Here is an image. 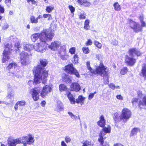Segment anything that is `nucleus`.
Segmentation results:
<instances>
[{
    "mask_svg": "<svg viewBox=\"0 0 146 146\" xmlns=\"http://www.w3.org/2000/svg\"><path fill=\"white\" fill-rule=\"evenodd\" d=\"M40 62L41 65H38L37 67H35L33 69L35 76L34 83L35 84L40 83L41 80L44 79L45 80V78L48 76V72L43 68L48 63L46 59H40Z\"/></svg>",
    "mask_w": 146,
    "mask_h": 146,
    "instance_id": "f257e3e1",
    "label": "nucleus"
},
{
    "mask_svg": "<svg viewBox=\"0 0 146 146\" xmlns=\"http://www.w3.org/2000/svg\"><path fill=\"white\" fill-rule=\"evenodd\" d=\"M86 65L88 68L91 73L95 74H98L100 76L103 77L104 79L108 82L109 73L107 67L104 66L102 63H101L100 65L97 67L95 70H92L90 66V62L88 61L86 62Z\"/></svg>",
    "mask_w": 146,
    "mask_h": 146,
    "instance_id": "f03ea898",
    "label": "nucleus"
},
{
    "mask_svg": "<svg viewBox=\"0 0 146 146\" xmlns=\"http://www.w3.org/2000/svg\"><path fill=\"white\" fill-rule=\"evenodd\" d=\"M53 36V33H50L49 36H47L46 38H44L43 36L42 35L40 42L35 44L34 50L41 53L44 52L47 48L48 44L47 42L51 40Z\"/></svg>",
    "mask_w": 146,
    "mask_h": 146,
    "instance_id": "7ed1b4c3",
    "label": "nucleus"
},
{
    "mask_svg": "<svg viewBox=\"0 0 146 146\" xmlns=\"http://www.w3.org/2000/svg\"><path fill=\"white\" fill-rule=\"evenodd\" d=\"M22 139L25 140V141H21V138H19L8 141L9 146H16L17 144L22 143L23 146H27V145H31L33 144L34 142V137L31 134H29L28 136L22 137Z\"/></svg>",
    "mask_w": 146,
    "mask_h": 146,
    "instance_id": "20e7f679",
    "label": "nucleus"
},
{
    "mask_svg": "<svg viewBox=\"0 0 146 146\" xmlns=\"http://www.w3.org/2000/svg\"><path fill=\"white\" fill-rule=\"evenodd\" d=\"M50 33H53L49 30L44 29L40 33H36L32 35L31 36V38L32 41L33 42H35L39 38H40V37L42 35L45 38L47 36H49V35H50Z\"/></svg>",
    "mask_w": 146,
    "mask_h": 146,
    "instance_id": "39448f33",
    "label": "nucleus"
},
{
    "mask_svg": "<svg viewBox=\"0 0 146 146\" xmlns=\"http://www.w3.org/2000/svg\"><path fill=\"white\" fill-rule=\"evenodd\" d=\"M17 66V64L15 62L10 63L7 67V69L9 71V72L7 73V75L13 77H19L18 72L15 70V69Z\"/></svg>",
    "mask_w": 146,
    "mask_h": 146,
    "instance_id": "423d86ee",
    "label": "nucleus"
},
{
    "mask_svg": "<svg viewBox=\"0 0 146 146\" xmlns=\"http://www.w3.org/2000/svg\"><path fill=\"white\" fill-rule=\"evenodd\" d=\"M12 46L11 44H7L5 45V49L3 51V57L2 59V62H5L9 58V55L12 50Z\"/></svg>",
    "mask_w": 146,
    "mask_h": 146,
    "instance_id": "0eeeda50",
    "label": "nucleus"
},
{
    "mask_svg": "<svg viewBox=\"0 0 146 146\" xmlns=\"http://www.w3.org/2000/svg\"><path fill=\"white\" fill-rule=\"evenodd\" d=\"M21 62L23 65H26L29 62V55L28 54L24 51H22L20 54Z\"/></svg>",
    "mask_w": 146,
    "mask_h": 146,
    "instance_id": "6e6552de",
    "label": "nucleus"
},
{
    "mask_svg": "<svg viewBox=\"0 0 146 146\" xmlns=\"http://www.w3.org/2000/svg\"><path fill=\"white\" fill-rule=\"evenodd\" d=\"M52 85H46L44 86L40 93V95L42 98H44L48 95V93L51 92Z\"/></svg>",
    "mask_w": 146,
    "mask_h": 146,
    "instance_id": "1a4fd4ad",
    "label": "nucleus"
},
{
    "mask_svg": "<svg viewBox=\"0 0 146 146\" xmlns=\"http://www.w3.org/2000/svg\"><path fill=\"white\" fill-rule=\"evenodd\" d=\"M65 68L66 70L70 74H74L77 77H79L80 75L76 69L74 68L72 64H69L66 66Z\"/></svg>",
    "mask_w": 146,
    "mask_h": 146,
    "instance_id": "9d476101",
    "label": "nucleus"
},
{
    "mask_svg": "<svg viewBox=\"0 0 146 146\" xmlns=\"http://www.w3.org/2000/svg\"><path fill=\"white\" fill-rule=\"evenodd\" d=\"M40 92V89L39 87H35L32 89L31 90L32 96L33 100L36 101L39 99V93Z\"/></svg>",
    "mask_w": 146,
    "mask_h": 146,
    "instance_id": "9b49d317",
    "label": "nucleus"
},
{
    "mask_svg": "<svg viewBox=\"0 0 146 146\" xmlns=\"http://www.w3.org/2000/svg\"><path fill=\"white\" fill-rule=\"evenodd\" d=\"M131 115V111L126 108H124L121 114L122 119H124L126 121L130 117Z\"/></svg>",
    "mask_w": 146,
    "mask_h": 146,
    "instance_id": "f8f14e48",
    "label": "nucleus"
},
{
    "mask_svg": "<svg viewBox=\"0 0 146 146\" xmlns=\"http://www.w3.org/2000/svg\"><path fill=\"white\" fill-rule=\"evenodd\" d=\"M130 25L131 27L135 32H139L141 31V28L140 25L132 21H130Z\"/></svg>",
    "mask_w": 146,
    "mask_h": 146,
    "instance_id": "ddd939ff",
    "label": "nucleus"
},
{
    "mask_svg": "<svg viewBox=\"0 0 146 146\" xmlns=\"http://www.w3.org/2000/svg\"><path fill=\"white\" fill-rule=\"evenodd\" d=\"M61 45V42L58 41L52 42L51 44L48 46L49 48L53 51H56L59 48Z\"/></svg>",
    "mask_w": 146,
    "mask_h": 146,
    "instance_id": "4468645a",
    "label": "nucleus"
},
{
    "mask_svg": "<svg viewBox=\"0 0 146 146\" xmlns=\"http://www.w3.org/2000/svg\"><path fill=\"white\" fill-rule=\"evenodd\" d=\"M125 62L129 66H133L135 62V59L131 58L127 55L125 56Z\"/></svg>",
    "mask_w": 146,
    "mask_h": 146,
    "instance_id": "2eb2a0df",
    "label": "nucleus"
},
{
    "mask_svg": "<svg viewBox=\"0 0 146 146\" xmlns=\"http://www.w3.org/2000/svg\"><path fill=\"white\" fill-rule=\"evenodd\" d=\"M129 54L130 56L132 57H134V55L137 56H139L141 54L140 51L135 48H132L129 49Z\"/></svg>",
    "mask_w": 146,
    "mask_h": 146,
    "instance_id": "dca6fc26",
    "label": "nucleus"
},
{
    "mask_svg": "<svg viewBox=\"0 0 146 146\" xmlns=\"http://www.w3.org/2000/svg\"><path fill=\"white\" fill-rule=\"evenodd\" d=\"M71 90L78 92L80 90V87L79 84L77 83H72L70 85Z\"/></svg>",
    "mask_w": 146,
    "mask_h": 146,
    "instance_id": "f3484780",
    "label": "nucleus"
},
{
    "mask_svg": "<svg viewBox=\"0 0 146 146\" xmlns=\"http://www.w3.org/2000/svg\"><path fill=\"white\" fill-rule=\"evenodd\" d=\"M24 49L26 51L30 52L33 49H34V45L29 44H23Z\"/></svg>",
    "mask_w": 146,
    "mask_h": 146,
    "instance_id": "a211bd4d",
    "label": "nucleus"
},
{
    "mask_svg": "<svg viewBox=\"0 0 146 146\" xmlns=\"http://www.w3.org/2000/svg\"><path fill=\"white\" fill-rule=\"evenodd\" d=\"M77 1L80 5L84 7H89L91 5V3L86 0H77Z\"/></svg>",
    "mask_w": 146,
    "mask_h": 146,
    "instance_id": "6ab92c4d",
    "label": "nucleus"
},
{
    "mask_svg": "<svg viewBox=\"0 0 146 146\" xmlns=\"http://www.w3.org/2000/svg\"><path fill=\"white\" fill-rule=\"evenodd\" d=\"M63 105L62 103L60 101L57 102L55 110L58 112H60L63 110Z\"/></svg>",
    "mask_w": 146,
    "mask_h": 146,
    "instance_id": "aec40b11",
    "label": "nucleus"
},
{
    "mask_svg": "<svg viewBox=\"0 0 146 146\" xmlns=\"http://www.w3.org/2000/svg\"><path fill=\"white\" fill-rule=\"evenodd\" d=\"M26 102L24 100H22L17 102L15 104L14 108L15 111L18 110L19 106V107H22L25 106L26 105Z\"/></svg>",
    "mask_w": 146,
    "mask_h": 146,
    "instance_id": "412c9836",
    "label": "nucleus"
},
{
    "mask_svg": "<svg viewBox=\"0 0 146 146\" xmlns=\"http://www.w3.org/2000/svg\"><path fill=\"white\" fill-rule=\"evenodd\" d=\"M66 94H67L71 103L72 104H75V98L71 93L69 92H66Z\"/></svg>",
    "mask_w": 146,
    "mask_h": 146,
    "instance_id": "4be33fe9",
    "label": "nucleus"
},
{
    "mask_svg": "<svg viewBox=\"0 0 146 146\" xmlns=\"http://www.w3.org/2000/svg\"><path fill=\"white\" fill-rule=\"evenodd\" d=\"M98 125L102 127H104L105 125V120L103 115H101L100 118V121L97 122Z\"/></svg>",
    "mask_w": 146,
    "mask_h": 146,
    "instance_id": "5701e85b",
    "label": "nucleus"
},
{
    "mask_svg": "<svg viewBox=\"0 0 146 146\" xmlns=\"http://www.w3.org/2000/svg\"><path fill=\"white\" fill-rule=\"evenodd\" d=\"M113 118L115 122H117L118 121L122 119L121 116H121H120L119 115L117 112H116L114 113Z\"/></svg>",
    "mask_w": 146,
    "mask_h": 146,
    "instance_id": "b1692460",
    "label": "nucleus"
},
{
    "mask_svg": "<svg viewBox=\"0 0 146 146\" xmlns=\"http://www.w3.org/2000/svg\"><path fill=\"white\" fill-rule=\"evenodd\" d=\"M103 131H101L99 134V138L98 139V141L100 143L101 145H103L104 144V139L103 138V136L105 134L103 135Z\"/></svg>",
    "mask_w": 146,
    "mask_h": 146,
    "instance_id": "393cba45",
    "label": "nucleus"
},
{
    "mask_svg": "<svg viewBox=\"0 0 146 146\" xmlns=\"http://www.w3.org/2000/svg\"><path fill=\"white\" fill-rule=\"evenodd\" d=\"M139 107L141 108V106H146V96H144L142 100L139 101Z\"/></svg>",
    "mask_w": 146,
    "mask_h": 146,
    "instance_id": "a878e982",
    "label": "nucleus"
},
{
    "mask_svg": "<svg viewBox=\"0 0 146 146\" xmlns=\"http://www.w3.org/2000/svg\"><path fill=\"white\" fill-rule=\"evenodd\" d=\"M68 113L70 117L73 120H76L77 118H78L79 120L80 119V117L79 115L78 116H77L74 115L72 112L70 111L68 112Z\"/></svg>",
    "mask_w": 146,
    "mask_h": 146,
    "instance_id": "bb28decb",
    "label": "nucleus"
},
{
    "mask_svg": "<svg viewBox=\"0 0 146 146\" xmlns=\"http://www.w3.org/2000/svg\"><path fill=\"white\" fill-rule=\"evenodd\" d=\"M94 143L91 141L86 140L83 143L82 146H93Z\"/></svg>",
    "mask_w": 146,
    "mask_h": 146,
    "instance_id": "cd10ccee",
    "label": "nucleus"
},
{
    "mask_svg": "<svg viewBox=\"0 0 146 146\" xmlns=\"http://www.w3.org/2000/svg\"><path fill=\"white\" fill-rule=\"evenodd\" d=\"M111 127L110 125H108V127H105L102 129L103 131V135L104 134V133H110Z\"/></svg>",
    "mask_w": 146,
    "mask_h": 146,
    "instance_id": "c85d7f7f",
    "label": "nucleus"
},
{
    "mask_svg": "<svg viewBox=\"0 0 146 146\" xmlns=\"http://www.w3.org/2000/svg\"><path fill=\"white\" fill-rule=\"evenodd\" d=\"M140 131L139 128H133L132 130L131 133L130 134V136H133L134 135H136L137 133Z\"/></svg>",
    "mask_w": 146,
    "mask_h": 146,
    "instance_id": "c756f323",
    "label": "nucleus"
},
{
    "mask_svg": "<svg viewBox=\"0 0 146 146\" xmlns=\"http://www.w3.org/2000/svg\"><path fill=\"white\" fill-rule=\"evenodd\" d=\"M141 74L143 76L146 77V64H144L142 66Z\"/></svg>",
    "mask_w": 146,
    "mask_h": 146,
    "instance_id": "7c9ffc66",
    "label": "nucleus"
},
{
    "mask_svg": "<svg viewBox=\"0 0 146 146\" xmlns=\"http://www.w3.org/2000/svg\"><path fill=\"white\" fill-rule=\"evenodd\" d=\"M59 90L60 92L66 91L67 90V88L64 84H61L59 86Z\"/></svg>",
    "mask_w": 146,
    "mask_h": 146,
    "instance_id": "2f4dec72",
    "label": "nucleus"
},
{
    "mask_svg": "<svg viewBox=\"0 0 146 146\" xmlns=\"http://www.w3.org/2000/svg\"><path fill=\"white\" fill-rule=\"evenodd\" d=\"M79 19L80 20L84 19L86 18V14L84 12H80L78 14Z\"/></svg>",
    "mask_w": 146,
    "mask_h": 146,
    "instance_id": "473e14b6",
    "label": "nucleus"
},
{
    "mask_svg": "<svg viewBox=\"0 0 146 146\" xmlns=\"http://www.w3.org/2000/svg\"><path fill=\"white\" fill-rule=\"evenodd\" d=\"M84 100V98L82 96H78V98L76 100L75 102L78 104L80 103L83 102Z\"/></svg>",
    "mask_w": 146,
    "mask_h": 146,
    "instance_id": "72a5a7b5",
    "label": "nucleus"
},
{
    "mask_svg": "<svg viewBox=\"0 0 146 146\" xmlns=\"http://www.w3.org/2000/svg\"><path fill=\"white\" fill-rule=\"evenodd\" d=\"M31 23H37L38 22V19L37 18H35L33 16H31L30 17Z\"/></svg>",
    "mask_w": 146,
    "mask_h": 146,
    "instance_id": "f704fd0d",
    "label": "nucleus"
},
{
    "mask_svg": "<svg viewBox=\"0 0 146 146\" xmlns=\"http://www.w3.org/2000/svg\"><path fill=\"white\" fill-rule=\"evenodd\" d=\"M113 6L114 7V9L116 11H119L121 9L120 5H119L118 3H115L113 4Z\"/></svg>",
    "mask_w": 146,
    "mask_h": 146,
    "instance_id": "c9c22d12",
    "label": "nucleus"
},
{
    "mask_svg": "<svg viewBox=\"0 0 146 146\" xmlns=\"http://www.w3.org/2000/svg\"><path fill=\"white\" fill-rule=\"evenodd\" d=\"M90 21L88 20H86L84 22V28L86 30H87L88 29V27Z\"/></svg>",
    "mask_w": 146,
    "mask_h": 146,
    "instance_id": "e433bc0d",
    "label": "nucleus"
},
{
    "mask_svg": "<svg viewBox=\"0 0 146 146\" xmlns=\"http://www.w3.org/2000/svg\"><path fill=\"white\" fill-rule=\"evenodd\" d=\"M14 93L13 91H11L8 93L7 98L9 99H11L14 98Z\"/></svg>",
    "mask_w": 146,
    "mask_h": 146,
    "instance_id": "4c0bfd02",
    "label": "nucleus"
},
{
    "mask_svg": "<svg viewBox=\"0 0 146 146\" xmlns=\"http://www.w3.org/2000/svg\"><path fill=\"white\" fill-rule=\"evenodd\" d=\"M54 9V7H52L50 6L46 7V10L48 13H50Z\"/></svg>",
    "mask_w": 146,
    "mask_h": 146,
    "instance_id": "58836bf2",
    "label": "nucleus"
},
{
    "mask_svg": "<svg viewBox=\"0 0 146 146\" xmlns=\"http://www.w3.org/2000/svg\"><path fill=\"white\" fill-rule=\"evenodd\" d=\"M73 59V62L74 64H76L78 63V61L79 58L78 55L76 54L74 55Z\"/></svg>",
    "mask_w": 146,
    "mask_h": 146,
    "instance_id": "ea45409f",
    "label": "nucleus"
},
{
    "mask_svg": "<svg viewBox=\"0 0 146 146\" xmlns=\"http://www.w3.org/2000/svg\"><path fill=\"white\" fill-rule=\"evenodd\" d=\"M127 68L124 67L121 70L120 73L122 75H124L127 73Z\"/></svg>",
    "mask_w": 146,
    "mask_h": 146,
    "instance_id": "a19ab883",
    "label": "nucleus"
},
{
    "mask_svg": "<svg viewBox=\"0 0 146 146\" xmlns=\"http://www.w3.org/2000/svg\"><path fill=\"white\" fill-rule=\"evenodd\" d=\"M43 17L44 18H48V20H50L52 19V18L51 15L49 14H44L43 15Z\"/></svg>",
    "mask_w": 146,
    "mask_h": 146,
    "instance_id": "79ce46f5",
    "label": "nucleus"
},
{
    "mask_svg": "<svg viewBox=\"0 0 146 146\" xmlns=\"http://www.w3.org/2000/svg\"><path fill=\"white\" fill-rule=\"evenodd\" d=\"M94 44L98 48H101L102 46V44L98 41H95L94 42Z\"/></svg>",
    "mask_w": 146,
    "mask_h": 146,
    "instance_id": "37998d69",
    "label": "nucleus"
},
{
    "mask_svg": "<svg viewBox=\"0 0 146 146\" xmlns=\"http://www.w3.org/2000/svg\"><path fill=\"white\" fill-rule=\"evenodd\" d=\"M76 51V48L74 47L71 48L69 50V52L72 54H74Z\"/></svg>",
    "mask_w": 146,
    "mask_h": 146,
    "instance_id": "c03bdc74",
    "label": "nucleus"
},
{
    "mask_svg": "<svg viewBox=\"0 0 146 146\" xmlns=\"http://www.w3.org/2000/svg\"><path fill=\"white\" fill-rule=\"evenodd\" d=\"M66 45H63L61 47L60 50L62 51L64 54H66Z\"/></svg>",
    "mask_w": 146,
    "mask_h": 146,
    "instance_id": "a18cd8bd",
    "label": "nucleus"
},
{
    "mask_svg": "<svg viewBox=\"0 0 146 146\" xmlns=\"http://www.w3.org/2000/svg\"><path fill=\"white\" fill-rule=\"evenodd\" d=\"M82 50L84 53L87 54L89 53V49L88 48L83 47Z\"/></svg>",
    "mask_w": 146,
    "mask_h": 146,
    "instance_id": "49530a36",
    "label": "nucleus"
},
{
    "mask_svg": "<svg viewBox=\"0 0 146 146\" xmlns=\"http://www.w3.org/2000/svg\"><path fill=\"white\" fill-rule=\"evenodd\" d=\"M65 141L67 143H69L71 141V139L70 137L68 136H66L65 137Z\"/></svg>",
    "mask_w": 146,
    "mask_h": 146,
    "instance_id": "de8ad7c7",
    "label": "nucleus"
},
{
    "mask_svg": "<svg viewBox=\"0 0 146 146\" xmlns=\"http://www.w3.org/2000/svg\"><path fill=\"white\" fill-rule=\"evenodd\" d=\"M69 8L71 11L72 13H74L75 11V8L72 5H69Z\"/></svg>",
    "mask_w": 146,
    "mask_h": 146,
    "instance_id": "09e8293b",
    "label": "nucleus"
},
{
    "mask_svg": "<svg viewBox=\"0 0 146 146\" xmlns=\"http://www.w3.org/2000/svg\"><path fill=\"white\" fill-rule=\"evenodd\" d=\"M138 100V99L137 98H133L132 99V101L131 102L133 105L134 104H136V103H137Z\"/></svg>",
    "mask_w": 146,
    "mask_h": 146,
    "instance_id": "8fccbe9b",
    "label": "nucleus"
},
{
    "mask_svg": "<svg viewBox=\"0 0 146 146\" xmlns=\"http://www.w3.org/2000/svg\"><path fill=\"white\" fill-rule=\"evenodd\" d=\"M64 55H62L61 56V58L62 60H66L68 58V56L66 55L65 54Z\"/></svg>",
    "mask_w": 146,
    "mask_h": 146,
    "instance_id": "3c124183",
    "label": "nucleus"
},
{
    "mask_svg": "<svg viewBox=\"0 0 146 146\" xmlns=\"http://www.w3.org/2000/svg\"><path fill=\"white\" fill-rule=\"evenodd\" d=\"M112 44L114 45H117L118 43V42L115 40H113L111 42Z\"/></svg>",
    "mask_w": 146,
    "mask_h": 146,
    "instance_id": "603ef678",
    "label": "nucleus"
},
{
    "mask_svg": "<svg viewBox=\"0 0 146 146\" xmlns=\"http://www.w3.org/2000/svg\"><path fill=\"white\" fill-rule=\"evenodd\" d=\"M63 78L64 79V78L65 79H66L67 80V81L68 82H71V80L69 78V77L68 76V75L66 74L65 77H64L63 76H62Z\"/></svg>",
    "mask_w": 146,
    "mask_h": 146,
    "instance_id": "864d4df0",
    "label": "nucleus"
},
{
    "mask_svg": "<svg viewBox=\"0 0 146 146\" xmlns=\"http://www.w3.org/2000/svg\"><path fill=\"white\" fill-rule=\"evenodd\" d=\"M92 42L90 39H88V41L86 42V44L87 45H91L92 44Z\"/></svg>",
    "mask_w": 146,
    "mask_h": 146,
    "instance_id": "5fc2aeb1",
    "label": "nucleus"
},
{
    "mask_svg": "<svg viewBox=\"0 0 146 146\" xmlns=\"http://www.w3.org/2000/svg\"><path fill=\"white\" fill-rule=\"evenodd\" d=\"M138 96L139 98H141L142 97V92L140 91H138L137 92Z\"/></svg>",
    "mask_w": 146,
    "mask_h": 146,
    "instance_id": "6e6d98bb",
    "label": "nucleus"
},
{
    "mask_svg": "<svg viewBox=\"0 0 146 146\" xmlns=\"http://www.w3.org/2000/svg\"><path fill=\"white\" fill-rule=\"evenodd\" d=\"M109 86V87L112 89L114 90L115 89V86L114 84L113 83H111L110 84Z\"/></svg>",
    "mask_w": 146,
    "mask_h": 146,
    "instance_id": "4d7b16f0",
    "label": "nucleus"
},
{
    "mask_svg": "<svg viewBox=\"0 0 146 146\" xmlns=\"http://www.w3.org/2000/svg\"><path fill=\"white\" fill-rule=\"evenodd\" d=\"M94 96V94L93 93H91L88 96V99L89 100H91L92 98Z\"/></svg>",
    "mask_w": 146,
    "mask_h": 146,
    "instance_id": "13d9d810",
    "label": "nucleus"
},
{
    "mask_svg": "<svg viewBox=\"0 0 146 146\" xmlns=\"http://www.w3.org/2000/svg\"><path fill=\"white\" fill-rule=\"evenodd\" d=\"M116 97L117 99L120 100H122L123 99L122 96L120 95H117Z\"/></svg>",
    "mask_w": 146,
    "mask_h": 146,
    "instance_id": "bf43d9fd",
    "label": "nucleus"
},
{
    "mask_svg": "<svg viewBox=\"0 0 146 146\" xmlns=\"http://www.w3.org/2000/svg\"><path fill=\"white\" fill-rule=\"evenodd\" d=\"M5 3L7 5H9L11 3V0H5Z\"/></svg>",
    "mask_w": 146,
    "mask_h": 146,
    "instance_id": "052dcab7",
    "label": "nucleus"
},
{
    "mask_svg": "<svg viewBox=\"0 0 146 146\" xmlns=\"http://www.w3.org/2000/svg\"><path fill=\"white\" fill-rule=\"evenodd\" d=\"M4 11V8L1 5H0V12L1 13H3Z\"/></svg>",
    "mask_w": 146,
    "mask_h": 146,
    "instance_id": "680f3d73",
    "label": "nucleus"
},
{
    "mask_svg": "<svg viewBox=\"0 0 146 146\" xmlns=\"http://www.w3.org/2000/svg\"><path fill=\"white\" fill-rule=\"evenodd\" d=\"M27 1L28 3L31 2L32 4H35L36 2L34 0H27Z\"/></svg>",
    "mask_w": 146,
    "mask_h": 146,
    "instance_id": "e2e57ef3",
    "label": "nucleus"
},
{
    "mask_svg": "<svg viewBox=\"0 0 146 146\" xmlns=\"http://www.w3.org/2000/svg\"><path fill=\"white\" fill-rule=\"evenodd\" d=\"M61 146H67V145L64 141H62L61 143Z\"/></svg>",
    "mask_w": 146,
    "mask_h": 146,
    "instance_id": "0e129e2a",
    "label": "nucleus"
},
{
    "mask_svg": "<svg viewBox=\"0 0 146 146\" xmlns=\"http://www.w3.org/2000/svg\"><path fill=\"white\" fill-rule=\"evenodd\" d=\"M8 25L7 23H5L4 26L3 27V29H6L8 28Z\"/></svg>",
    "mask_w": 146,
    "mask_h": 146,
    "instance_id": "69168bd1",
    "label": "nucleus"
},
{
    "mask_svg": "<svg viewBox=\"0 0 146 146\" xmlns=\"http://www.w3.org/2000/svg\"><path fill=\"white\" fill-rule=\"evenodd\" d=\"M46 104V102L44 101H43L41 102V105L43 106L44 107Z\"/></svg>",
    "mask_w": 146,
    "mask_h": 146,
    "instance_id": "338daca9",
    "label": "nucleus"
},
{
    "mask_svg": "<svg viewBox=\"0 0 146 146\" xmlns=\"http://www.w3.org/2000/svg\"><path fill=\"white\" fill-rule=\"evenodd\" d=\"M141 22V25L142 26L144 27L145 26V22H144L143 21H142Z\"/></svg>",
    "mask_w": 146,
    "mask_h": 146,
    "instance_id": "774afa93",
    "label": "nucleus"
}]
</instances>
